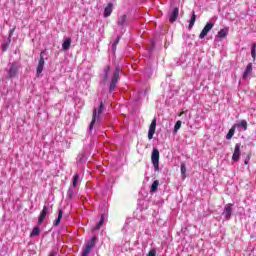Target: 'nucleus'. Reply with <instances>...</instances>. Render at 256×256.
<instances>
[{"instance_id": "25", "label": "nucleus", "mask_w": 256, "mask_h": 256, "mask_svg": "<svg viewBox=\"0 0 256 256\" xmlns=\"http://www.w3.org/2000/svg\"><path fill=\"white\" fill-rule=\"evenodd\" d=\"M73 193H75V188L69 187L66 195L67 199H73Z\"/></svg>"}, {"instance_id": "12", "label": "nucleus", "mask_w": 256, "mask_h": 256, "mask_svg": "<svg viewBox=\"0 0 256 256\" xmlns=\"http://www.w3.org/2000/svg\"><path fill=\"white\" fill-rule=\"evenodd\" d=\"M18 67H17V64L13 63V64H10L9 66V69H8V75L9 77H15V75H17V71H18Z\"/></svg>"}, {"instance_id": "8", "label": "nucleus", "mask_w": 256, "mask_h": 256, "mask_svg": "<svg viewBox=\"0 0 256 256\" xmlns=\"http://www.w3.org/2000/svg\"><path fill=\"white\" fill-rule=\"evenodd\" d=\"M156 129H157V119L154 118L148 130V139H153V135H155Z\"/></svg>"}, {"instance_id": "19", "label": "nucleus", "mask_w": 256, "mask_h": 256, "mask_svg": "<svg viewBox=\"0 0 256 256\" xmlns=\"http://www.w3.org/2000/svg\"><path fill=\"white\" fill-rule=\"evenodd\" d=\"M195 21H197V15L193 12L191 19L189 20V27L188 29H193V25H195Z\"/></svg>"}, {"instance_id": "15", "label": "nucleus", "mask_w": 256, "mask_h": 256, "mask_svg": "<svg viewBox=\"0 0 256 256\" xmlns=\"http://www.w3.org/2000/svg\"><path fill=\"white\" fill-rule=\"evenodd\" d=\"M70 47H71V38H64L62 43L63 51L69 50Z\"/></svg>"}, {"instance_id": "2", "label": "nucleus", "mask_w": 256, "mask_h": 256, "mask_svg": "<svg viewBox=\"0 0 256 256\" xmlns=\"http://www.w3.org/2000/svg\"><path fill=\"white\" fill-rule=\"evenodd\" d=\"M121 68L119 66L116 67L115 72L113 73L110 81L109 92L113 93L115 91V87H117V83H119V73Z\"/></svg>"}, {"instance_id": "4", "label": "nucleus", "mask_w": 256, "mask_h": 256, "mask_svg": "<svg viewBox=\"0 0 256 256\" xmlns=\"http://www.w3.org/2000/svg\"><path fill=\"white\" fill-rule=\"evenodd\" d=\"M151 161L154 165L155 171H159V150L157 148H153Z\"/></svg>"}, {"instance_id": "36", "label": "nucleus", "mask_w": 256, "mask_h": 256, "mask_svg": "<svg viewBox=\"0 0 256 256\" xmlns=\"http://www.w3.org/2000/svg\"><path fill=\"white\" fill-rule=\"evenodd\" d=\"M10 35H13V31L10 32Z\"/></svg>"}, {"instance_id": "9", "label": "nucleus", "mask_w": 256, "mask_h": 256, "mask_svg": "<svg viewBox=\"0 0 256 256\" xmlns=\"http://www.w3.org/2000/svg\"><path fill=\"white\" fill-rule=\"evenodd\" d=\"M239 159H241V144L237 143L234 148L232 160L237 162Z\"/></svg>"}, {"instance_id": "29", "label": "nucleus", "mask_w": 256, "mask_h": 256, "mask_svg": "<svg viewBox=\"0 0 256 256\" xmlns=\"http://www.w3.org/2000/svg\"><path fill=\"white\" fill-rule=\"evenodd\" d=\"M181 120H178L174 126V133H177L181 129Z\"/></svg>"}, {"instance_id": "3", "label": "nucleus", "mask_w": 256, "mask_h": 256, "mask_svg": "<svg viewBox=\"0 0 256 256\" xmlns=\"http://www.w3.org/2000/svg\"><path fill=\"white\" fill-rule=\"evenodd\" d=\"M96 241H97V238L92 237V239L87 242V244L84 247V250L82 252V256H89V253H91V249H93L95 247Z\"/></svg>"}, {"instance_id": "23", "label": "nucleus", "mask_w": 256, "mask_h": 256, "mask_svg": "<svg viewBox=\"0 0 256 256\" xmlns=\"http://www.w3.org/2000/svg\"><path fill=\"white\" fill-rule=\"evenodd\" d=\"M104 221H105V215L102 214L99 223L94 227V231L101 229V225H103Z\"/></svg>"}, {"instance_id": "13", "label": "nucleus", "mask_w": 256, "mask_h": 256, "mask_svg": "<svg viewBox=\"0 0 256 256\" xmlns=\"http://www.w3.org/2000/svg\"><path fill=\"white\" fill-rule=\"evenodd\" d=\"M113 13V3H109L104 9V17H111Z\"/></svg>"}, {"instance_id": "16", "label": "nucleus", "mask_w": 256, "mask_h": 256, "mask_svg": "<svg viewBox=\"0 0 256 256\" xmlns=\"http://www.w3.org/2000/svg\"><path fill=\"white\" fill-rule=\"evenodd\" d=\"M253 71V64L249 63L244 71L243 78L247 79L251 75V72Z\"/></svg>"}, {"instance_id": "17", "label": "nucleus", "mask_w": 256, "mask_h": 256, "mask_svg": "<svg viewBox=\"0 0 256 256\" xmlns=\"http://www.w3.org/2000/svg\"><path fill=\"white\" fill-rule=\"evenodd\" d=\"M227 35H229V29L227 28H223L218 32V37L220 39H225V37H227Z\"/></svg>"}, {"instance_id": "10", "label": "nucleus", "mask_w": 256, "mask_h": 256, "mask_svg": "<svg viewBox=\"0 0 256 256\" xmlns=\"http://www.w3.org/2000/svg\"><path fill=\"white\" fill-rule=\"evenodd\" d=\"M49 213V206L44 205L42 211L40 212V215L38 217V223L41 225L43 221H45V217H47V214Z\"/></svg>"}, {"instance_id": "32", "label": "nucleus", "mask_w": 256, "mask_h": 256, "mask_svg": "<svg viewBox=\"0 0 256 256\" xmlns=\"http://www.w3.org/2000/svg\"><path fill=\"white\" fill-rule=\"evenodd\" d=\"M121 37H117L115 42L113 43V47H117V45H119V41H120Z\"/></svg>"}, {"instance_id": "1", "label": "nucleus", "mask_w": 256, "mask_h": 256, "mask_svg": "<svg viewBox=\"0 0 256 256\" xmlns=\"http://www.w3.org/2000/svg\"><path fill=\"white\" fill-rule=\"evenodd\" d=\"M101 113H103V103H100V106L97 108H94L93 114H92V121L89 125V131H93V125L99 121L101 117Z\"/></svg>"}, {"instance_id": "7", "label": "nucleus", "mask_w": 256, "mask_h": 256, "mask_svg": "<svg viewBox=\"0 0 256 256\" xmlns=\"http://www.w3.org/2000/svg\"><path fill=\"white\" fill-rule=\"evenodd\" d=\"M232 213H233V204H231V203L226 204L224 207L223 215H224L225 219H227V221H229V219H231Z\"/></svg>"}, {"instance_id": "33", "label": "nucleus", "mask_w": 256, "mask_h": 256, "mask_svg": "<svg viewBox=\"0 0 256 256\" xmlns=\"http://www.w3.org/2000/svg\"><path fill=\"white\" fill-rule=\"evenodd\" d=\"M146 93H147V92H139L138 95H139V97H143V96L146 95Z\"/></svg>"}, {"instance_id": "6", "label": "nucleus", "mask_w": 256, "mask_h": 256, "mask_svg": "<svg viewBox=\"0 0 256 256\" xmlns=\"http://www.w3.org/2000/svg\"><path fill=\"white\" fill-rule=\"evenodd\" d=\"M44 53L45 52L42 51L41 54H40V60L38 62V66H37V69H36L37 77H39V75H41L43 73V67H45V58H43Z\"/></svg>"}, {"instance_id": "24", "label": "nucleus", "mask_w": 256, "mask_h": 256, "mask_svg": "<svg viewBox=\"0 0 256 256\" xmlns=\"http://www.w3.org/2000/svg\"><path fill=\"white\" fill-rule=\"evenodd\" d=\"M111 71V67L110 66H106L104 67L103 73H104V81H107L108 77H109V72Z\"/></svg>"}, {"instance_id": "35", "label": "nucleus", "mask_w": 256, "mask_h": 256, "mask_svg": "<svg viewBox=\"0 0 256 256\" xmlns=\"http://www.w3.org/2000/svg\"><path fill=\"white\" fill-rule=\"evenodd\" d=\"M49 256H55V252H51Z\"/></svg>"}, {"instance_id": "26", "label": "nucleus", "mask_w": 256, "mask_h": 256, "mask_svg": "<svg viewBox=\"0 0 256 256\" xmlns=\"http://www.w3.org/2000/svg\"><path fill=\"white\" fill-rule=\"evenodd\" d=\"M235 126H232V129L229 130L228 134L226 135V139H232L233 135H235Z\"/></svg>"}, {"instance_id": "20", "label": "nucleus", "mask_w": 256, "mask_h": 256, "mask_svg": "<svg viewBox=\"0 0 256 256\" xmlns=\"http://www.w3.org/2000/svg\"><path fill=\"white\" fill-rule=\"evenodd\" d=\"M125 23H127V15H122L118 18V25L120 27H123V25H125Z\"/></svg>"}, {"instance_id": "14", "label": "nucleus", "mask_w": 256, "mask_h": 256, "mask_svg": "<svg viewBox=\"0 0 256 256\" xmlns=\"http://www.w3.org/2000/svg\"><path fill=\"white\" fill-rule=\"evenodd\" d=\"M235 129H242V131H247V121L241 120L239 123L234 125Z\"/></svg>"}, {"instance_id": "31", "label": "nucleus", "mask_w": 256, "mask_h": 256, "mask_svg": "<svg viewBox=\"0 0 256 256\" xmlns=\"http://www.w3.org/2000/svg\"><path fill=\"white\" fill-rule=\"evenodd\" d=\"M148 256H157V250L151 249L148 253Z\"/></svg>"}, {"instance_id": "28", "label": "nucleus", "mask_w": 256, "mask_h": 256, "mask_svg": "<svg viewBox=\"0 0 256 256\" xmlns=\"http://www.w3.org/2000/svg\"><path fill=\"white\" fill-rule=\"evenodd\" d=\"M39 233H40L39 227H34L30 234V237H37V235H39Z\"/></svg>"}, {"instance_id": "21", "label": "nucleus", "mask_w": 256, "mask_h": 256, "mask_svg": "<svg viewBox=\"0 0 256 256\" xmlns=\"http://www.w3.org/2000/svg\"><path fill=\"white\" fill-rule=\"evenodd\" d=\"M181 175L182 179H185L187 177V167L185 166V163H181Z\"/></svg>"}, {"instance_id": "27", "label": "nucleus", "mask_w": 256, "mask_h": 256, "mask_svg": "<svg viewBox=\"0 0 256 256\" xmlns=\"http://www.w3.org/2000/svg\"><path fill=\"white\" fill-rule=\"evenodd\" d=\"M159 187V181L155 180L152 185H151V191L152 193H155V191H157V188Z\"/></svg>"}, {"instance_id": "22", "label": "nucleus", "mask_w": 256, "mask_h": 256, "mask_svg": "<svg viewBox=\"0 0 256 256\" xmlns=\"http://www.w3.org/2000/svg\"><path fill=\"white\" fill-rule=\"evenodd\" d=\"M79 183V174H75L73 176V179H72V187L73 189H75V187H77V184Z\"/></svg>"}, {"instance_id": "18", "label": "nucleus", "mask_w": 256, "mask_h": 256, "mask_svg": "<svg viewBox=\"0 0 256 256\" xmlns=\"http://www.w3.org/2000/svg\"><path fill=\"white\" fill-rule=\"evenodd\" d=\"M61 219H63V210H59L58 211V217L57 219L54 221V227H57V225H59V223H61Z\"/></svg>"}, {"instance_id": "11", "label": "nucleus", "mask_w": 256, "mask_h": 256, "mask_svg": "<svg viewBox=\"0 0 256 256\" xmlns=\"http://www.w3.org/2000/svg\"><path fill=\"white\" fill-rule=\"evenodd\" d=\"M178 17H179V8L175 7L172 9V11L169 14L170 23H175Z\"/></svg>"}, {"instance_id": "30", "label": "nucleus", "mask_w": 256, "mask_h": 256, "mask_svg": "<svg viewBox=\"0 0 256 256\" xmlns=\"http://www.w3.org/2000/svg\"><path fill=\"white\" fill-rule=\"evenodd\" d=\"M251 55H252V58H253L254 61H255V59H256V44H254V45L252 46Z\"/></svg>"}, {"instance_id": "34", "label": "nucleus", "mask_w": 256, "mask_h": 256, "mask_svg": "<svg viewBox=\"0 0 256 256\" xmlns=\"http://www.w3.org/2000/svg\"><path fill=\"white\" fill-rule=\"evenodd\" d=\"M112 49H113V51H115L117 49V46H113V44H112Z\"/></svg>"}, {"instance_id": "5", "label": "nucleus", "mask_w": 256, "mask_h": 256, "mask_svg": "<svg viewBox=\"0 0 256 256\" xmlns=\"http://www.w3.org/2000/svg\"><path fill=\"white\" fill-rule=\"evenodd\" d=\"M214 26H215V24L213 22H207L205 27L203 28V30L201 31V33L199 35V39H205V37H207L209 31H211V29H213Z\"/></svg>"}]
</instances>
